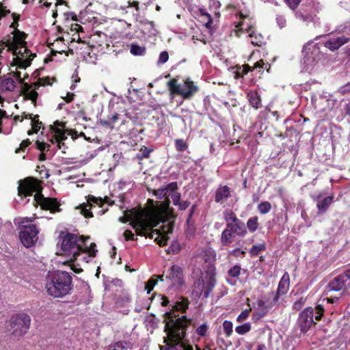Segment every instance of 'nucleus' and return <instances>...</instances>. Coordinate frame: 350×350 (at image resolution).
<instances>
[{
    "instance_id": "obj_1",
    "label": "nucleus",
    "mask_w": 350,
    "mask_h": 350,
    "mask_svg": "<svg viewBox=\"0 0 350 350\" xmlns=\"http://www.w3.org/2000/svg\"><path fill=\"white\" fill-rule=\"evenodd\" d=\"M176 190L177 189H174L169 191L165 202H157L156 205H154L153 200H148V202L151 204L152 208L144 215H138L132 221L133 227L137 235L154 238V241L160 246L167 244L169 238L168 233L172 232V228L169 227L167 231L161 232L157 230H153V227L167 217L170 197L172 198L175 206L179 204L180 194Z\"/></svg>"
},
{
    "instance_id": "obj_2",
    "label": "nucleus",
    "mask_w": 350,
    "mask_h": 350,
    "mask_svg": "<svg viewBox=\"0 0 350 350\" xmlns=\"http://www.w3.org/2000/svg\"><path fill=\"white\" fill-rule=\"evenodd\" d=\"M61 250L62 255L67 257V260L64 265H68L70 269L75 273H79L82 271L81 267L75 263V260H83L88 262L94 258L97 252L96 244L90 243V237H78L72 233L61 234Z\"/></svg>"
},
{
    "instance_id": "obj_3",
    "label": "nucleus",
    "mask_w": 350,
    "mask_h": 350,
    "mask_svg": "<svg viewBox=\"0 0 350 350\" xmlns=\"http://www.w3.org/2000/svg\"><path fill=\"white\" fill-rule=\"evenodd\" d=\"M36 193L33 202L38 204L42 209L49 210L51 213L60 211L59 204L55 198H44L40 193L38 180L33 178H28L20 182L18 193L21 196H31Z\"/></svg>"
},
{
    "instance_id": "obj_4",
    "label": "nucleus",
    "mask_w": 350,
    "mask_h": 350,
    "mask_svg": "<svg viewBox=\"0 0 350 350\" xmlns=\"http://www.w3.org/2000/svg\"><path fill=\"white\" fill-rule=\"evenodd\" d=\"M45 288L49 295L57 298L63 297L70 293L72 277L66 271L49 273L46 278Z\"/></svg>"
},
{
    "instance_id": "obj_5",
    "label": "nucleus",
    "mask_w": 350,
    "mask_h": 350,
    "mask_svg": "<svg viewBox=\"0 0 350 350\" xmlns=\"http://www.w3.org/2000/svg\"><path fill=\"white\" fill-rule=\"evenodd\" d=\"M224 219L226 223V228L221 234L220 240L223 245H230L233 236L244 237L247 234L244 222L240 220L231 210L224 211Z\"/></svg>"
},
{
    "instance_id": "obj_6",
    "label": "nucleus",
    "mask_w": 350,
    "mask_h": 350,
    "mask_svg": "<svg viewBox=\"0 0 350 350\" xmlns=\"http://www.w3.org/2000/svg\"><path fill=\"white\" fill-rule=\"evenodd\" d=\"M185 325L184 319L178 320L174 323L167 325V327H170V329L168 331V339H165L167 346L165 350H194L191 345L181 342L180 340L183 336Z\"/></svg>"
},
{
    "instance_id": "obj_7",
    "label": "nucleus",
    "mask_w": 350,
    "mask_h": 350,
    "mask_svg": "<svg viewBox=\"0 0 350 350\" xmlns=\"http://www.w3.org/2000/svg\"><path fill=\"white\" fill-rule=\"evenodd\" d=\"M33 217H23L15 219L14 223L20 228L19 237L21 243L26 247H30L37 242L39 232L36 225L30 224Z\"/></svg>"
},
{
    "instance_id": "obj_8",
    "label": "nucleus",
    "mask_w": 350,
    "mask_h": 350,
    "mask_svg": "<svg viewBox=\"0 0 350 350\" xmlns=\"http://www.w3.org/2000/svg\"><path fill=\"white\" fill-rule=\"evenodd\" d=\"M189 301L187 298L183 297H178L176 298L175 300L172 301V304H170V306L172 307V310L169 312H167L168 315L169 321L166 323L165 325V331L167 332V339H168V331L170 330V327H167V325L168 324H172L174 323V322L178 321V320H180L181 319H184L186 325L184 327V332H183V336L180 340L181 342H185L184 341V338L185 336V331L188 326V324L189 323V321L187 319L186 316H182L181 317L176 318V315L174 314L173 317V312L175 311H179L181 312H186L187 309L189 307Z\"/></svg>"
},
{
    "instance_id": "obj_9",
    "label": "nucleus",
    "mask_w": 350,
    "mask_h": 350,
    "mask_svg": "<svg viewBox=\"0 0 350 350\" xmlns=\"http://www.w3.org/2000/svg\"><path fill=\"white\" fill-rule=\"evenodd\" d=\"M167 87L172 94L180 95L185 99L191 98L198 91V87L189 79L181 83H178L177 79H172L168 81Z\"/></svg>"
},
{
    "instance_id": "obj_10",
    "label": "nucleus",
    "mask_w": 350,
    "mask_h": 350,
    "mask_svg": "<svg viewBox=\"0 0 350 350\" xmlns=\"http://www.w3.org/2000/svg\"><path fill=\"white\" fill-rule=\"evenodd\" d=\"M215 279L213 274H206V277L198 278L193 285L192 294L195 297L207 298L215 286Z\"/></svg>"
},
{
    "instance_id": "obj_11",
    "label": "nucleus",
    "mask_w": 350,
    "mask_h": 350,
    "mask_svg": "<svg viewBox=\"0 0 350 350\" xmlns=\"http://www.w3.org/2000/svg\"><path fill=\"white\" fill-rule=\"evenodd\" d=\"M51 81H54V79H51L50 77L40 78L36 83L33 84L24 83L20 92L26 99L31 100L35 105L38 96L36 90L38 89L40 86L51 85L53 83Z\"/></svg>"
},
{
    "instance_id": "obj_12",
    "label": "nucleus",
    "mask_w": 350,
    "mask_h": 350,
    "mask_svg": "<svg viewBox=\"0 0 350 350\" xmlns=\"http://www.w3.org/2000/svg\"><path fill=\"white\" fill-rule=\"evenodd\" d=\"M104 204L103 200L100 198H97L94 196H89L87 202L83 203L79 207L81 214L85 217L90 218L93 217V211L98 215L104 214L105 210L100 208Z\"/></svg>"
},
{
    "instance_id": "obj_13",
    "label": "nucleus",
    "mask_w": 350,
    "mask_h": 350,
    "mask_svg": "<svg viewBox=\"0 0 350 350\" xmlns=\"http://www.w3.org/2000/svg\"><path fill=\"white\" fill-rule=\"evenodd\" d=\"M30 323V317L25 313L15 314L10 319V326L16 336L24 335L29 329Z\"/></svg>"
},
{
    "instance_id": "obj_14",
    "label": "nucleus",
    "mask_w": 350,
    "mask_h": 350,
    "mask_svg": "<svg viewBox=\"0 0 350 350\" xmlns=\"http://www.w3.org/2000/svg\"><path fill=\"white\" fill-rule=\"evenodd\" d=\"M302 53L304 55V64L306 65L307 69H309L320 58V44L310 41L304 46Z\"/></svg>"
},
{
    "instance_id": "obj_15",
    "label": "nucleus",
    "mask_w": 350,
    "mask_h": 350,
    "mask_svg": "<svg viewBox=\"0 0 350 350\" xmlns=\"http://www.w3.org/2000/svg\"><path fill=\"white\" fill-rule=\"evenodd\" d=\"M170 282L169 288L176 291H180L185 285L183 269L177 265H173L167 276Z\"/></svg>"
},
{
    "instance_id": "obj_16",
    "label": "nucleus",
    "mask_w": 350,
    "mask_h": 350,
    "mask_svg": "<svg viewBox=\"0 0 350 350\" xmlns=\"http://www.w3.org/2000/svg\"><path fill=\"white\" fill-rule=\"evenodd\" d=\"M51 129L53 133L51 143H57V148L61 149L64 144V141L67 139V135L71 134L70 131L65 129L64 123L59 121L55 122Z\"/></svg>"
},
{
    "instance_id": "obj_17",
    "label": "nucleus",
    "mask_w": 350,
    "mask_h": 350,
    "mask_svg": "<svg viewBox=\"0 0 350 350\" xmlns=\"http://www.w3.org/2000/svg\"><path fill=\"white\" fill-rule=\"evenodd\" d=\"M314 310L308 307L305 308L300 314L298 318V323L301 331L307 332L314 323Z\"/></svg>"
},
{
    "instance_id": "obj_18",
    "label": "nucleus",
    "mask_w": 350,
    "mask_h": 350,
    "mask_svg": "<svg viewBox=\"0 0 350 350\" xmlns=\"http://www.w3.org/2000/svg\"><path fill=\"white\" fill-rule=\"evenodd\" d=\"M350 288V283L347 284L343 273L334 278L326 286L325 292L327 295L333 291H340Z\"/></svg>"
},
{
    "instance_id": "obj_19",
    "label": "nucleus",
    "mask_w": 350,
    "mask_h": 350,
    "mask_svg": "<svg viewBox=\"0 0 350 350\" xmlns=\"http://www.w3.org/2000/svg\"><path fill=\"white\" fill-rule=\"evenodd\" d=\"M289 286L290 276L287 272H285L279 282L277 291L273 298V304H276L279 301L280 297L288 292Z\"/></svg>"
},
{
    "instance_id": "obj_20",
    "label": "nucleus",
    "mask_w": 350,
    "mask_h": 350,
    "mask_svg": "<svg viewBox=\"0 0 350 350\" xmlns=\"http://www.w3.org/2000/svg\"><path fill=\"white\" fill-rule=\"evenodd\" d=\"M18 89L16 81L10 76L4 77L0 80V92L8 95Z\"/></svg>"
},
{
    "instance_id": "obj_21",
    "label": "nucleus",
    "mask_w": 350,
    "mask_h": 350,
    "mask_svg": "<svg viewBox=\"0 0 350 350\" xmlns=\"http://www.w3.org/2000/svg\"><path fill=\"white\" fill-rule=\"evenodd\" d=\"M350 40L349 37H347L344 35L338 36L337 38H332L328 41L323 44V46L328 48L331 51H334L338 49L340 46L348 42Z\"/></svg>"
},
{
    "instance_id": "obj_22",
    "label": "nucleus",
    "mask_w": 350,
    "mask_h": 350,
    "mask_svg": "<svg viewBox=\"0 0 350 350\" xmlns=\"http://www.w3.org/2000/svg\"><path fill=\"white\" fill-rule=\"evenodd\" d=\"M333 196H327L323 198H322L321 196H317L316 198V201L319 213H323L324 212H325L328 207L333 202Z\"/></svg>"
},
{
    "instance_id": "obj_23",
    "label": "nucleus",
    "mask_w": 350,
    "mask_h": 350,
    "mask_svg": "<svg viewBox=\"0 0 350 350\" xmlns=\"http://www.w3.org/2000/svg\"><path fill=\"white\" fill-rule=\"evenodd\" d=\"M177 183L172 182L167 185L162 187L161 188H159V189H157L154 191V196L157 197L159 199H163L165 198L166 200L167 199V196L169 193V191L170 189H177Z\"/></svg>"
},
{
    "instance_id": "obj_24",
    "label": "nucleus",
    "mask_w": 350,
    "mask_h": 350,
    "mask_svg": "<svg viewBox=\"0 0 350 350\" xmlns=\"http://www.w3.org/2000/svg\"><path fill=\"white\" fill-rule=\"evenodd\" d=\"M230 196V188L228 186H219L215 192V201L217 203H221L228 198Z\"/></svg>"
},
{
    "instance_id": "obj_25",
    "label": "nucleus",
    "mask_w": 350,
    "mask_h": 350,
    "mask_svg": "<svg viewBox=\"0 0 350 350\" xmlns=\"http://www.w3.org/2000/svg\"><path fill=\"white\" fill-rule=\"evenodd\" d=\"M264 65H265V64H264L263 61L260 60L255 63L252 70L254 68H263ZM251 70H252V68L249 65L245 64L238 68V70L236 72V75H235V78L239 79Z\"/></svg>"
},
{
    "instance_id": "obj_26",
    "label": "nucleus",
    "mask_w": 350,
    "mask_h": 350,
    "mask_svg": "<svg viewBox=\"0 0 350 350\" xmlns=\"http://www.w3.org/2000/svg\"><path fill=\"white\" fill-rule=\"evenodd\" d=\"M247 100L251 106L255 109L262 107L260 94L256 90H250L247 94Z\"/></svg>"
},
{
    "instance_id": "obj_27",
    "label": "nucleus",
    "mask_w": 350,
    "mask_h": 350,
    "mask_svg": "<svg viewBox=\"0 0 350 350\" xmlns=\"http://www.w3.org/2000/svg\"><path fill=\"white\" fill-rule=\"evenodd\" d=\"M241 18H243V21L239 22L237 25H236V31H237V33H239V31H243L245 30V31L248 32L249 33L250 32H252V31H253L252 29V27L250 25V22L249 21V20H246L245 16L241 14ZM238 36H239V34H237Z\"/></svg>"
},
{
    "instance_id": "obj_28",
    "label": "nucleus",
    "mask_w": 350,
    "mask_h": 350,
    "mask_svg": "<svg viewBox=\"0 0 350 350\" xmlns=\"http://www.w3.org/2000/svg\"><path fill=\"white\" fill-rule=\"evenodd\" d=\"M159 280L163 281V275H154L148 280L145 286V289L147 291L148 294L150 293Z\"/></svg>"
},
{
    "instance_id": "obj_29",
    "label": "nucleus",
    "mask_w": 350,
    "mask_h": 350,
    "mask_svg": "<svg viewBox=\"0 0 350 350\" xmlns=\"http://www.w3.org/2000/svg\"><path fill=\"white\" fill-rule=\"evenodd\" d=\"M29 118L31 119L32 129L28 131V135H31L32 133H37L41 129L42 122L39 121L38 116L32 118L30 115Z\"/></svg>"
},
{
    "instance_id": "obj_30",
    "label": "nucleus",
    "mask_w": 350,
    "mask_h": 350,
    "mask_svg": "<svg viewBox=\"0 0 350 350\" xmlns=\"http://www.w3.org/2000/svg\"><path fill=\"white\" fill-rule=\"evenodd\" d=\"M250 42L253 45L261 46L264 43V38L261 34H257L254 31L249 33Z\"/></svg>"
},
{
    "instance_id": "obj_31",
    "label": "nucleus",
    "mask_w": 350,
    "mask_h": 350,
    "mask_svg": "<svg viewBox=\"0 0 350 350\" xmlns=\"http://www.w3.org/2000/svg\"><path fill=\"white\" fill-rule=\"evenodd\" d=\"M252 329V325L250 322L245 323L235 327V332L239 335H243L248 333Z\"/></svg>"
},
{
    "instance_id": "obj_32",
    "label": "nucleus",
    "mask_w": 350,
    "mask_h": 350,
    "mask_svg": "<svg viewBox=\"0 0 350 350\" xmlns=\"http://www.w3.org/2000/svg\"><path fill=\"white\" fill-rule=\"evenodd\" d=\"M131 53L134 55H143L145 54L146 48L136 44H132L130 49Z\"/></svg>"
},
{
    "instance_id": "obj_33",
    "label": "nucleus",
    "mask_w": 350,
    "mask_h": 350,
    "mask_svg": "<svg viewBox=\"0 0 350 350\" xmlns=\"http://www.w3.org/2000/svg\"><path fill=\"white\" fill-rule=\"evenodd\" d=\"M247 227L250 232H255L258 228V217H250L247 221Z\"/></svg>"
},
{
    "instance_id": "obj_34",
    "label": "nucleus",
    "mask_w": 350,
    "mask_h": 350,
    "mask_svg": "<svg viewBox=\"0 0 350 350\" xmlns=\"http://www.w3.org/2000/svg\"><path fill=\"white\" fill-rule=\"evenodd\" d=\"M13 78L16 81V83L18 82L21 85H23L24 83H26L25 80L28 78V75L27 73H22L21 71L16 70L13 74Z\"/></svg>"
},
{
    "instance_id": "obj_35",
    "label": "nucleus",
    "mask_w": 350,
    "mask_h": 350,
    "mask_svg": "<svg viewBox=\"0 0 350 350\" xmlns=\"http://www.w3.org/2000/svg\"><path fill=\"white\" fill-rule=\"evenodd\" d=\"M223 330L227 337H230L233 332V324L230 321L225 320L223 322Z\"/></svg>"
},
{
    "instance_id": "obj_36",
    "label": "nucleus",
    "mask_w": 350,
    "mask_h": 350,
    "mask_svg": "<svg viewBox=\"0 0 350 350\" xmlns=\"http://www.w3.org/2000/svg\"><path fill=\"white\" fill-rule=\"evenodd\" d=\"M271 204L267 201L260 202L258 206V211L262 215L268 213L271 211Z\"/></svg>"
},
{
    "instance_id": "obj_37",
    "label": "nucleus",
    "mask_w": 350,
    "mask_h": 350,
    "mask_svg": "<svg viewBox=\"0 0 350 350\" xmlns=\"http://www.w3.org/2000/svg\"><path fill=\"white\" fill-rule=\"evenodd\" d=\"M241 267L239 265L231 267L228 271V275L232 278H238L241 275Z\"/></svg>"
},
{
    "instance_id": "obj_38",
    "label": "nucleus",
    "mask_w": 350,
    "mask_h": 350,
    "mask_svg": "<svg viewBox=\"0 0 350 350\" xmlns=\"http://www.w3.org/2000/svg\"><path fill=\"white\" fill-rule=\"evenodd\" d=\"M265 249L266 246L264 243L254 245L251 247L250 253L251 256H257L260 251L265 250Z\"/></svg>"
},
{
    "instance_id": "obj_39",
    "label": "nucleus",
    "mask_w": 350,
    "mask_h": 350,
    "mask_svg": "<svg viewBox=\"0 0 350 350\" xmlns=\"http://www.w3.org/2000/svg\"><path fill=\"white\" fill-rule=\"evenodd\" d=\"M92 297L89 288H87L83 291V295L81 298V301L85 304H88L92 301Z\"/></svg>"
},
{
    "instance_id": "obj_40",
    "label": "nucleus",
    "mask_w": 350,
    "mask_h": 350,
    "mask_svg": "<svg viewBox=\"0 0 350 350\" xmlns=\"http://www.w3.org/2000/svg\"><path fill=\"white\" fill-rule=\"evenodd\" d=\"M208 329V325L206 323H203L197 327L196 332L199 336L203 337L206 335Z\"/></svg>"
},
{
    "instance_id": "obj_41",
    "label": "nucleus",
    "mask_w": 350,
    "mask_h": 350,
    "mask_svg": "<svg viewBox=\"0 0 350 350\" xmlns=\"http://www.w3.org/2000/svg\"><path fill=\"white\" fill-rule=\"evenodd\" d=\"M175 146L178 151H185L187 148V143L182 139L175 140Z\"/></svg>"
},
{
    "instance_id": "obj_42",
    "label": "nucleus",
    "mask_w": 350,
    "mask_h": 350,
    "mask_svg": "<svg viewBox=\"0 0 350 350\" xmlns=\"http://www.w3.org/2000/svg\"><path fill=\"white\" fill-rule=\"evenodd\" d=\"M204 254L207 256L206 258V261H213L215 260L216 254L215 251L211 248L206 249L204 251Z\"/></svg>"
},
{
    "instance_id": "obj_43",
    "label": "nucleus",
    "mask_w": 350,
    "mask_h": 350,
    "mask_svg": "<svg viewBox=\"0 0 350 350\" xmlns=\"http://www.w3.org/2000/svg\"><path fill=\"white\" fill-rule=\"evenodd\" d=\"M200 12L202 16L206 17L207 19V21L205 23V26L207 28H211L213 25V19L211 18V16L204 10H200Z\"/></svg>"
},
{
    "instance_id": "obj_44",
    "label": "nucleus",
    "mask_w": 350,
    "mask_h": 350,
    "mask_svg": "<svg viewBox=\"0 0 350 350\" xmlns=\"http://www.w3.org/2000/svg\"><path fill=\"white\" fill-rule=\"evenodd\" d=\"M169 59V55L167 51H163L159 54L157 63L159 64H165Z\"/></svg>"
},
{
    "instance_id": "obj_45",
    "label": "nucleus",
    "mask_w": 350,
    "mask_h": 350,
    "mask_svg": "<svg viewBox=\"0 0 350 350\" xmlns=\"http://www.w3.org/2000/svg\"><path fill=\"white\" fill-rule=\"evenodd\" d=\"M249 314L250 311L248 310H244L239 314L236 320L237 322H242L247 319Z\"/></svg>"
},
{
    "instance_id": "obj_46",
    "label": "nucleus",
    "mask_w": 350,
    "mask_h": 350,
    "mask_svg": "<svg viewBox=\"0 0 350 350\" xmlns=\"http://www.w3.org/2000/svg\"><path fill=\"white\" fill-rule=\"evenodd\" d=\"M288 5L293 10L295 9L301 0H284Z\"/></svg>"
},
{
    "instance_id": "obj_47",
    "label": "nucleus",
    "mask_w": 350,
    "mask_h": 350,
    "mask_svg": "<svg viewBox=\"0 0 350 350\" xmlns=\"http://www.w3.org/2000/svg\"><path fill=\"white\" fill-rule=\"evenodd\" d=\"M306 299L304 297L299 298L297 301L294 302L293 308L296 310H299L304 304Z\"/></svg>"
},
{
    "instance_id": "obj_48",
    "label": "nucleus",
    "mask_w": 350,
    "mask_h": 350,
    "mask_svg": "<svg viewBox=\"0 0 350 350\" xmlns=\"http://www.w3.org/2000/svg\"><path fill=\"white\" fill-rule=\"evenodd\" d=\"M109 350H127V349L123 346L122 342H118L111 346Z\"/></svg>"
},
{
    "instance_id": "obj_49",
    "label": "nucleus",
    "mask_w": 350,
    "mask_h": 350,
    "mask_svg": "<svg viewBox=\"0 0 350 350\" xmlns=\"http://www.w3.org/2000/svg\"><path fill=\"white\" fill-rule=\"evenodd\" d=\"M36 147L38 150H40V151L43 152L46 150V148H49L50 147V145L49 144H47L46 143H44V142H40L39 141H37L36 142Z\"/></svg>"
},
{
    "instance_id": "obj_50",
    "label": "nucleus",
    "mask_w": 350,
    "mask_h": 350,
    "mask_svg": "<svg viewBox=\"0 0 350 350\" xmlns=\"http://www.w3.org/2000/svg\"><path fill=\"white\" fill-rule=\"evenodd\" d=\"M245 251H243L239 248H236L230 252V254H232L236 257L242 256L245 254Z\"/></svg>"
},
{
    "instance_id": "obj_51",
    "label": "nucleus",
    "mask_w": 350,
    "mask_h": 350,
    "mask_svg": "<svg viewBox=\"0 0 350 350\" xmlns=\"http://www.w3.org/2000/svg\"><path fill=\"white\" fill-rule=\"evenodd\" d=\"M276 22L280 28H282L286 25V19L282 16H278L276 17Z\"/></svg>"
},
{
    "instance_id": "obj_52",
    "label": "nucleus",
    "mask_w": 350,
    "mask_h": 350,
    "mask_svg": "<svg viewBox=\"0 0 350 350\" xmlns=\"http://www.w3.org/2000/svg\"><path fill=\"white\" fill-rule=\"evenodd\" d=\"M316 310H317V314L315 316V319H316V320L319 321L321 319V317L323 314V308L321 305H319L317 306Z\"/></svg>"
},
{
    "instance_id": "obj_53",
    "label": "nucleus",
    "mask_w": 350,
    "mask_h": 350,
    "mask_svg": "<svg viewBox=\"0 0 350 350\" xmlns=\"http://www.w3.org/2000/svg\"><path fill=\"white\" fill-rule=\"evenodd\" d=\"M29 144L30 142L29 139L23 141L20 144V148L16 150V152L18 153L20 150H24Z\"/></svg>"
},
{
    "instance_id": "obj_54",
    "label": "nucleus",
    "mask_w": 350,
    "mask_h": 350,
    "mask_svg": "<svg viewBox=\"0 0 350 350\" xmlns=\"http://www.w3.org/2000/svg\"><path fill=\"white\" fill-rule=\"evenodd\" d=\"M150 152V150L148 148H144V149L141 150V153L140 155L139 156V158H148L149 157Z\"/></svg>"
},
{
    "instance_id": "obj_55",
    "label": "nucleus",
    "mask_w": 350,
    "mask_h": 350,
    "mask_svg": "<svg viewBox=\"0 0 350 350\" xmlns=\"http://www.w3.org/2000/svg\"><path fill=\"white\" fill-rule=\"evenodd\" d=\"M124 236L125 239L129 241L133 239L134 234L131 230H126L124 232Z\"/></svg>"
},
{
    "instance_id": "obj_56",
    "label": "nucleus",
    "mask_w": 350,
    "mask_h": 350,
    "mask_svg": "<svg viewBox=\"0 0 350 350\" xmlns=\"http://www.w3.org/2000/svg\"><path fill=\"white\" fill-rule=\"evenodd\" d=\"M221 5L220 2L218 0H210V7L215 9H218Z\"/></svg>"
},
{
    "instance_id": "obj_57",
    "label": "nucleus",
    "mask_w": 350,
    "mask_h": 350,
    "mask_svg": "<svg viewBox=\"0 0 350 350\" xmlns=\"http://www.w3.org/2000/svg\"><path fill=\"white\" fill-rule=\"evenodd\" d=\"M178 206L180 210H185L189 206V202H187V201H184V202H179V204L177 205Z\"/></svg>"
},
{
    "instance_id": "obj_58",
    "label": "nucleus",
    "mask_w": 350,
    "mask_h": 350,
    "mask_svg": "<svg viewBox=\"0 0 350 350\" xmlns=\"http://www.w3.org/2000/svg\"><path fill=\"white\" fill-rule=\"evenodd\" d=\"M75 94L68 92L66 96L64 98L66 102L69 103L73 100Z\"/></svg>"
},
{
    "instance_id": "obj_59",
    "label": "nucleus",
    "mask_w": 350,
    "mask_h": 350,
    "mask_svg": "<svg viewBox=\"0 0 350 350\" xmlns=\"http://www.w3.org/2000/svg\"><path fill=\"white\" fill-rule=\"evenodd\" d=\"M338 299V298L336 297H333L332 296H330V297H327V298L323 299V301L326 300L327 301V303L333 304V303L337 301Z\"/></svg>"
},
{
    "instance_id": "obj_60",
    "label": "nucleus",
    "mask_w": 350,
    "mask_h": 350,
    "mask_svg": "<svg viewBox=\"0 0 350 350\" xmlns=\"http://www.w3.org/2000/svg\"><path fill=\"white\" fill-rule=\"evenodd\" d=\"M170 301H169L168 298L164 296H162L161 297V305L163 306H167Z\"/></svg>"
},
{
    "instance_id": "obj_61",
    "label": "nucleus",
    "mask_w": 350,
    "mask_h": 350,
    "mask_svg": "<svg viewBox=\"0 0 350 350\" xmlns=\"http://www.w3.org/2000/svg\"><path fill=\"white\" fill-rule=\"evenodd\" d=\"M341 92L342 93H346L347 92H350V83H347L343 87L341 88Z\"/></svg>"
},
{
    "instance_id": "obj_62",
    "label": "nucleus",
    "mask_w": 350,
    "mask_h": 350,
    "mask_svg": "<svg viewBox=\"0 0 350 350\" xmlns=\"http://www.w3.org/2000/svg\"><path fill=\"white\" fill-rule=\"evenodd\" d=\"M129 6L135 7L137 10L139 9V2L133 1L132 2L129 1Z\"/></svg>"
},
{
    "instance_id": "obj_63",
    "label": "nucleus",
    "mask_w": 350,
    "mask_h": 350,
    "mask_svg": "<svg viewBox=\"0 0 350 350\" xmlns=\"http://www.w3.org/2000/svg\"><path fill=\"white\" fill-rule=\"evenodd\" d=\"M345 113L350 116V103L346 105L345 107Z\"/></svg>"
},
{
    "instance_id": "obj_64",
    "label": "nucleus",
    "mask_w": 350,
    "mask_h": 350,
    "mask_svg": "<svg viewBox=\"0 0 350 350\" xmlns=\"http://www.w3.org/2000/svg\"><path fill=\"white\" fill-rule=\"evenodd\" d=\"M265 349H266L265 345L263 344H260L258 345L256 350H265Z\"/></svg>"
}]
</instances>
